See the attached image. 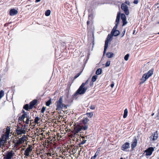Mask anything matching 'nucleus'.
<instances>
[{
    "mask_svg": "<svg viewBox=\"0 0 159 159\" xmlns=\"http://www.w3.org/2000/svg\"><path fill=\"white\" fill-rule=\"evenodd\" d=\"M73 127V128H72V130H71L72 134L70 136L73 138L74 141L76 140V142H77L78 145L80 146V143H79V140H80V122L75 123Z\"/></svg>",
    "mask_w": 159,
    "mask_h": 159,
    "instance_id": "obj_1",
    "label": "nucleus"
},
{
    "mask_svg": "<svg viewBox=\"0 0 159 159\" xmlns=\"http://www.w3.org/2000/svg\"><path fill=\"white\" fill-rule=\"evenodd\" d=\"M27 137L25 135H24L22 137L19 138H17L16 140H13V143H15L16 146H19L23 144L25 141H26V139Z\"/></svg>",
    "mask_w": 159,
    "mask_h": 159,
    "instance_id": "obj_2",
    "label": "nucleus"
},
{
    "mask_svg": "<svg viewBox=\"0 0 159 159\" xmlns=\"http://www.w3.org/2000/svg\"><path fill=\"white\" fill-rule=\"evenodd\" d=\"M89 121L87 117H84L80 123V131L82 130H86L88 128L87 123Z\"/></svg>",
    "mask_w": 159,
    "mask_h": 159,
    "instance_id": "obj_3",
    "label": "nucleus"
},
{
    "mask_svg": "<svg viewBox=\"0 0 159 159\" xmlns=\"http://www.w3.org/2000/svg\"><path fill=\"white\" fill-rule=\"evenodd\" d=\"M154 69H152L147 72V73L144 74L142 76L141 80H142L141 83H143L150 77L153 74Z\"/></svg>",
    "mask_w": 159,
    "mask_h": 159,
    "instance_id": "obj_4",
    "label": "nucleus"
},
{
    "mask_svg": "<svg viewBox=\"0 0 159 159\" xmlns=\"http://www.w3.org/2000/svg\"><path fill=\"white\" fill-rule=\"evenodd\" d=\"M113 36L111 34H109L105 41V44L104 46V48L103 51V55H104L106 51V49L108 47V43L109 41H110L112 39Z\"/></svg>",
    "mask_w": 159,
    "mask_h": 159,
    "instance_id": "obj_5",
    "label": "nucleus"
},
{
    "mask_svg": "<svg viewBox=\"0 0 159 159\" xmlns=\"http://www.w3.org/2000/svg\"><path fill=\"white\" fill-rule=\"evenodd\" d=\"M63 96L60 97L58 101L57 102V109H61L63 107H66V106L62 103Z\"/></svg>",
    "mask_w": 159,
    "mask_h": 159,
    "instance_id": "obj_6",
    "label": "nucleus"
},
{
    "mask_svg": "<svg viewBox=\"0 0 159 159\" xmlns=\"http://www.w3.org/2000/svg\"><path fill=\"white\" fill-rule=\"evenodd\" d=\"M88 81L89 80H88L85 83H82L81 86H80V94L84 93L87 89V87H84V86L85 84H88Z\"/></svg>",
    "mask_w": 159,
    "mask_h": 159,
    "instance_id": "obj_7",
    "label": "nucleus"
},
{
    "mask_svg": "<svg viewBox=\"0 0 159 159\" xmlns=\"http://www.w3.org/2000/svg\"><path fill=\"white\" fill-rule=\"evenodd\" d=\"M158 137V132L156 131L152 133L151 135L149 137V139L151 141H154L157 139Z\"/></svg>",
    "mask_w": 159,
    "mask_h": 159,
    "instance_id": "obj_8",
    "label": "nucleus"
},
{
    "mask_svg": "<svg viewBox=\"0 0 159 159\" xmlns=\"http://www.w3.org/2000/svg\"><path fill=\"white\" fill-rule=\"evenodd\" d=\"M130 148V144L128 142H126L122 146L121 149L122 150L125 152H128V149Z\"/></svg>",
    "mask_w": 159,
    "mask_h": 159,
    "instance_id": "obj_9",
    "label": "nucleus"
},
{
    "mask_svg": "<svg viewBox=\"0 0 159 159\" xmlns=\"http://www.w3.org/2000/svg\"><path fill=\"white\" fill-rule=\"evenodd\" d=\"M14 155L15 153L12 151H8L6 156L4 157L3 159H11Z\"/></svg>",
    "mask_w": 159,
    "mask_h": 159,
    "instance_id": "obj_10",
    "label": "nucleus"
},
{
    "mask_svg": "<svg viewBox=\"0 0 159 159\" xmlns=\"http://www.w3.org/2000/svg\"><path fill=\"white\" fill-rule=\"evenodd\" d=\"M154 148L152 147H150L144 151V152L146 153L145 155L146 156H150L151 155L153 151H154Z\"/></svg>",
    "mask_w": 159,
    "mask_h": 159,
    "instance_id": "obj_11",
    "label": "nucleus"
},
{
    "mask_svg": "<svg viewBox=\"0 0 159 159\" xmlns=\"http://www.w3.org/2000/svg\"><path fill=\"white\" fill-rule=\"evenodd\" d=\"M121 8L122 10H123L126 15H128L129 14L128 8L126 5L124 3L122 4L121 5Z\"/></svg>",
    "mask_w": 159,
    "mask_h": 159,
    "instance_id": "obj_12",
    "label": "nucleus"
},
{
    "mask_svg": "<svg viewBox=\"0 0 159 159\" xmlns=\"http://www.w3.org/2000/svg\"><path fill=\"white\" fill-rule=\"evenodd\" d=\"M137 140L135 137L134 138V139L132 143H131V146L132 150H133L134 148L137 146Z\"/></svg>",
    "mask_w": 159,
    "mask_h": 159,
    "instance_id": "obj_13",
    "label": "nucleus"
},
{
    "mask_svg": "<svg viewBox=\"0 0 159 159\" xmlns=\"http://www.w3.org/2000/svg\"><path fill=\"white\" fill-rule=\"evenodd\" d=\"M80 95V88L77 89L75 94L72 95V101L73 100H76L77 98L79 97Z\"/></svg>",
    "mask_w": 159,
    "mask_h": 159,
    "instance_id": "obj_14",
    "label": "nucleus"
},
{
    "mask_svg": "<svg viewBox=\"0 0 159 159\" xmlns=\"http://www.w3.org/2000/svg\"><path fill=\"white\" fill-rule=\"evenodd\" d=\"M7 139L2 135L0 139V147L4 146V144L6 142Z\"/></svg>",
    "mask_w": 159,
    "mask_h": 159,
    "instance_id": "obj_15",
    "label": "nucleus"
},
{
    "mask_svg": "<svg viewBox=\"0 0 159 159\" xmlns=\"http://www.w3.org/2000/svg\"><path fill=\"white\" fill-rule=\"evenodd\" d=\"M32 151V149L31 147L30 146L28 147L25 150L24 152V155L26 157L29 156L30 155V152Z\"/></svg>",
    "mask_w": 159,
    "mask_h": 159,
    "instance_id": "obj_16",
    "label": "nucleus"
},
{
    "mask_svg": "<svg viewBox=\"0 0 159 159\" xmlns=\"http://www.w3.org/2000/svg\"><path fill=\"white\" fill-rule=\"evenodd\" d=\"M37 99H34L30 103V110L32 109L34 106L37 104Z\"/></svg>",
    "mask_w": 159,
    "mask_h": 159,
    "instance_id": "obj_17",
    "label": "nucleus"
},
{
    "mask_svg": "<svg viewBox=\"0 0 159 159\" xmlns=\"http://www.w3.org/2000/svg\"><path fill=\"white\" fill-rule=\"evenodd\" d=\"M17 10L14 9H11L10 11L9 14L11 16H13L17 14L18 13Z\"/></svg>",
    "mask_w": 159,
    "mask_h": 159,
    "instance_id": "obj_18",
    "label": "nucleus"
},
{
    "mask_svg": "<svg viewBox=\"0 0 159 159\" xmlns=\"http://www.w3.org/2000/svg\"><path fill=\"white\" fill-rule=\"evenodd\" d=\"M29 116L27 115V114H23L21 116L19 117V119L20 121H23L24 123L25 121H24V119L25 118H27V117Z\"/></svg>",
    "mask_w": 159,
    "mask_h": 159,
    "instance_id": "obj_19",
    "label": "nucleus"
},
{
    "mask_svg": "<svg viewBox=\"0 0 159 159\" xmlns=\"http://www.w3.org/2000/svg\"><path fill=\"white\" fill-rule=\"evenodd\" d=\"M16 132L18 135L22 134H25V131L24 130L20 129L16 130Z\"/></svg>",
    "mask_w": 159,
    "mask_h": 159,
    "instance_id": "obj_20",
    "label": "nucleus"
},
{
    "mask_svg": "<svg viewBox=\"0 0 159 159\" xmlns=\"http://www.w3.org/2000/svg\"><path fill=\"white\" fill-rule=\"evenodd\" d=\"M111 34L112 35L114 36H116L120 34V32L118 30L114 31H111Z\"/></svg>",
    "mask_w": 159,
    "mask_h": 159,
    "instance_id": "obj_21",
    "label": "nucleus"
},
{
    "mask_svg": "<svg viewBox=\"0 0 159 159\" xmlns=\"http://www.w3.org/2000/svg\"><path fill=\"white\" fill-rule=\"evenodd\" d=\"M80 141H81L80 142V145L84 144L86 141V140L85 139L84 137L82 136L81 135H80Z\"/></svg>",
    "mask_w": 159,
    "mask_h": 159,
    "instance_id": "obj_22",
    "label": "nucleus"
},
{
    "mask_svg": "<svg viewBox=\"0 0 159 159\" xmlns=\"http://www.w3.org/2000/svg\"><path fill=\"white\" fill-rule=\"evenodd\" d=\"M120 15V12H119L117 13L116 18V24H118Z\"/></svg>",
    "mask_w": 159,
    "mask_h": 159,
    "instance_id": "obj_23",
    "label": "nucleus"
},
{
    "mask_svg": "<svg viewBox=\"0 0 159 159\" xmlns=\"http://www.w3.org/2000/svg\"><path fill=\"white\" fill-rule=\"evenodd\" d=\"M97 77L98 76L97 75H94L92 77L91 80V82L90 83L91 85V84H93V82H95L97 78Z\"/></svg>",
    "mask_w": 159,
    "mask_h": 159,
    "instance_id": "obj_24",
    "label": "nucleus"
},
{
    "mask_svg": "<svg viewBox=\"0 0 159 159\" xmlns=\"http://www.w3.org/2000/svg\"><path fill=\"white\" fill-rule=\"evenodd\" d=\"M113 55V53L111 52H108L106 54V56L109 58L112 57Z\"/></svg>",
    "mask_w": 159,
    "mask_h": 159,
    "instance_id": "obj_25",
    "label": "nucleus"
},
{
    "mask_svg": "<svg viewBox=\"0 0 159 159\" xmlns=\"http://www.w3.org/2000/svg\"><path fill=\"white\" fill-rule=\"evenodd\" d=\"M40 118L38 116L35 117L34 120V122L35 124H38L39 123Z\"/></svg>",
    "mask_w": 159,
    "mask_h": 159,
    "instance_id": "obj_26",
    "label": "nucleus"
},
{
    "mask_svg": "<svg viewBox=\"0 0 159 159\" xmlns=\"http://www.w3.org/2000/svg\"><path fill=\"white\" fill-rule=\"evenodd\" d=\"M128 114V110L127 109H125L124 110V114L123 115V118H126Z\"/></svg>",
    "mask_w": 159,
    "mask_h": 159,
    "instance_id": "obj_27",
    "label": "nucleus"
},
{
    "mask_svg": "<svg viewBox=\"0 0 159 159\" xmlns=\"http://www.w3.org/2000/svg\"><path fill=\"white\" fill-rule=\"evenodd\" d=\"M30 105H29L28 104H26L24 106L23 108L27 111H28L29 109H30Z\"/></svg>",
    "mask_w": 159,
    "mask_h": 159,
    "instance_id": "obj_28",
    "label": "nucleus"
},
{
    "mask_svg": "<svg viewBox=\"0 0 159 159\" xmlns=\"http://www.w3.org/2000/svg\"><path fill=\"white\" fill-rule=\"evenodd\" d=\"M102 71V69L100 68H99L97 70L96 72V74L97 75H100L101 74Z\"/></svg>",
    "mask_w": 159,
    "mask_h": 159,
    "instance_id": "obj_29",
    "label": "nucleus"
},
{
    "mask_svg": "<svg viewBox=\"0 0 159 159\" xmlns=\"http://www.w3.org/2000/svg\"><path fill=\"white\" fill-rule=\"evenodd\" d=\"M89 59V57H86L85 58H84V63H83V67L84 68L85 66V65L87 63V61Z\"/></svg>",
    "mask_w": 159,
    "mask_h": 159,
    "instance_id": "obj_30",
    "label": "nucleus"
},
{
    "mask_svg": "<svg viewBox=\"0 0 159 159\" xmlns=\"http://www.w3.org/2000/svg\"><path fill=\"white\" fill-rule=\"evenodd\" d=\"M51 13V11L49 10H47L45 12V15L46 16H49Z\"/></svg>",
    "mask_w": 159,
    "mask_h": 159,
    "instance_id": "obj_31",
    "label": "nucleus"
},
{
    "mask_svg": "<svg viewBox=\"0 0 159 159\" xmlns=\"http://www.w3.org/2000/svg\"><path fill=\"white\" fill-rule=\"evenodd\" d=\"M9 133L10 132L8 131V132L6 131V133L4 134H3L2 135L7 139L9 137Z\"/></svg>",
    "mask_w": 159,
    "mask_h": 159,
    "instance_id": "obj_32",
    "label": "nucleus"
},
{
    "mask_svg": "<svg viewBox=\"0 0 159 159\" xmlns=\"http://www.w3.org/2000/svg\"><path fill=\"white\" fill-rule=\"evenodd\" d=\"M4 95V92L3 90H1L0 91V99Z\"/></svg>",
    "mask_w": 159,
    "mask_h": 159,
    "instance_id": "obj_33",
    "label": "nucleus"
},
{
    "mask_svg": "<svg viewBox=\"0 0 159 159\" xmlns=\"http://www.w3.org/2000/svg\"><path fill=\"white\" fill-rule=\"evenodd\" d=\"M121 19L122 20L126 19L125 16L124 14L122 13L121 14Z\"/></svg>",
    "mask_w": 159,
    "mask_h": 159,
    "instance_id": "obj_34",
    "label": "nucleus"
},
{
    "mask_svg": "<svg viewBox=\"0 0 159 159\" xmlns=\"http://www.w3.org/2000/svg\"><path fill=\"white\" fill-rule=\"evenodd\" d=\"M86 114L88 117L89 116L90 118H91L93 115V114L92 112L87 113Z\"/></svg>",
    "mask_w": 159,
    "mask_h": 159,
    "instance_id": "obj_35",
    "label": "nucleus"
},
{
    "mask_svg": "<svg viewBox=\"0 0 159 159\" xmlns=\"http://www.w3.org/2000/svg\"><path fill=\"white\" fill-rule=\"evenodd\" d=\"M14 144V148L16 149V150H17L20 149L21 148V147H19V148H18V147L19 146H16V144L15 143H13Z\"/></svg>",
    "mask_w": 159,
    "mask_h": 159,
    "instance_id": "obj_36",
    "label": "nucleus"
},
{
    "mask_svg": "<svg viewBox=\"0 0 159 159\" xmlns=\"http://www.w3.org/2000/svg\"><path fill=\"white\" fill-rule=\"evenodd\" d=\"M99 153V152L98 151H96L94 155L92 156V157L93 158V159H95L96 157L98 155Z\"/></svg>",
    "mask_w": 159,
    "mask_h": 159,
    "instance_id": "obj_37",
    "label": "nucleus"
},
{
    "mask_svg": "<svg viewBox=\"0 0 159 159\" xmlns=\"http://www.w3.org/2000/svg\"><path fill=\"white\" fill-rule=\"evenodd\" d=\"M30 118L29 116L27 117V118H26V120L25 121V122L26 124L28 125L29 124Z\"/></svg>",
    "mask_w": 159,
    "mask_h": 159,
    "instance_id": "obj_38",
    "label": "nucleus"
},
{
    "mask_svg": "<svg viewBox=\"0 0 159 159\" xmlns=\"http://www.w3.org/2000/svg\"><path fill=\"white\" fill-rule=\"evenodd\" d=\"M51 100L50 99L46 102V105L47 106H49L51 104Z\"/></svg>",
    "mask_w": 159,
    "mask_h": 159,
    "instance_id": "obj_39",
    "label": "nucleus"
},
{
    "mask_svg": "<svg viewBox=\"0 0 159 159\" xmlns=\"http://www.w3.org/2000/svg\"><path fill=\"white\" fill-rule=\"evenodd\" d=\"M129 57V54H127L124 57V59L126 61H127L128 60Z\"/></svg>",
    "mask_w": 159,
    "mask_h": 159,
    "instance_id": "obj_40",
    "label": "nucleus"
},
{
    "mask_svg": "<svg viewBox=\"0 0 159 159\" xmlns=\"http://www.w3.org/2000/svg\"><path fill=\"white\" fill-rule=\"evenodd\" d=\"M24 129H25L26 131H28L30 130V129H28V125H24Z\"/></svg>",
    "mask_w": 159,
    "mask_h": 159,
    "instance_id": "obj_41",
    "label": "nucleus"
},
{
    "mask_svg": "<svg viewBox=\"0 0 159 159\" xmlns=\"http://www.w3.org/2000/svg\"><path fill=\"white\" fill-rule=\"evenodd\" d=\"M46 107L44 106H43L41 110V112L42 113H43L46 110Z\"/></svg>",
    "mask_w": 159,
    "mask_h": 159,
    "instance_id": "obj_42",
    "label": "nucleus"
},
{
    "mask_svg": "<svg viewBox=\"0 0 159 159\" xmlns=\"http://www.w3.org/2000/svg\"><path fill=\"white\" fill-rule=\"evenodd\" d=\"M118 24H116L115 26L114 27H113V29H112V30L111 31H114L115 30H117L116 29L117 27L118 26Z\"/></svg>",
    "mask_w": 159,
    "mask_h": 159,
    "instance_id": "obj_43",
    "label": "nucleus"
},
{
    "mask_svg": "<svg viewBox=\"0 0 159 159\" xmlns=\"http://www.w3.org/2000/svg\"><path fill=\"white\" fill-rule=\"evenodd\" d=\"M110 64V61H107L105 64V66L106 67L109 66Z\"/></svg>",
    "mask_w": 159,
    "mask_h": 159,
    "instance_id": "obj_44",
    "label": "nucleus"
},
{
    "mask_svg": "<svg viewBox=\"0 0 159 159\" xmlns=\"http://www.w3.org/2000/svg\"><path fill=\"white\" fill-rule=\"evenodd\" d=\"M122 20V22H123L122 26H124L125 24H127V22L126 21V19H125V20Z\"/></svg>",
    "mask_w": 159,
    "mask_h": 159,
    "instance_id": "obj_45",
    "label": "nucleus"
},
{
    "mask_svg": "<svg viewBox=\"0 0 159 159\" xmlns=\"http://www.w3.org/2000/svg\"><path fill=\"white\" fill-rule=\"evenodd\" d=\"M90 108L92 110H94L95 109V106L94 105H91L90 107Z\"/></svg>",
    "mask_w": 159,
    "mask_h": 159,
    "instance_id": "obj_46",
    "label": "nucleus"
},
{
    "mask_svg": "<svg viewBox=\"0 0 159 159\" xmlns=\"http://www.w3.org/2000/svg\"><path fill=\"white\" fill-rule=\"evenodd\" d=\"M79 75H80V73H79L74 76V79H75L76 78H77Z\"/></svg>",
    "mask_w": 159,
    "mask_h": 159,
    "instance_id": "obj_47",
    "label": "nucleus"
},
{
    "mask_svg": "<svg viewBox=\"0 0 159 159\" xmlns=\"http://www.w3.org/2000/svg\"><path fill=\"white\" fill-rule=\"evenodd\" d=\"M139 0H134L133 3L135 4H137L138 3Z\"/></svg>",
    "mask_w": 159,
    "mask_h": 159,
    "instance_id": "obj_48",
    "label": "nucleus"
},
{
    "mask_svg": "<svg viewBox=\"0 0 159 159\" xmlns=\"http://www.w3.org/2000/svg\"><path fill=\"white\" fill-rule=\"evenodd\" d=\"M20 129L21 130H25L26 131L25 129H24V125H22V126L20 128Z\"/></svg>",
    "mask_w": 159,
    "mask_h": 159,
    "instance_id": "obj_49",
    "label": "nucleus"
},
{
    "mask_svg": "<svg viewBox=\"0 0 159 159\" xmlns=\"http://www.w3.org/2000/svg\"><path fill=\"white\" fill-rule=\"evenodd\" d=\"M10 128L9 127H7V128H6V131L7 132H8H8H10Z\"/></svg>",
    "mask_w": 159,
    "mask_h": 159,
    "instance_id": "obj_50",
    "label": "nucleus"
},
{
    "mask_svg": "<svg viewBox=\"0 0 159 159\" xmlns=\"http://www.w3.org/2000/svg\"><path fill=\"white\" fill-rule=\"evenodd\" d=\"M46 155L48 157L51 156V153L49 152L46 153Z\"/></svg>",
    "mask_w": 159,
    "mask_h": 159,
    "instance_id": "obj_51",
    "label": "nucleus"
},
{
    "mask_svg": "<svg viewBox=\"0 0 159 159\" xmlns=\"http://www.w3.org/2000/svg\"><path fill=\"white\" fill-rule=\"evenodd\" d=\"M125 33V31H124L122 33V34H121V37H122L124 36Z\"/></svg>",
    "mask_w": 159,
    "mask_h": 159,
    "instance_id": "obj_52",
    "label": "nucleus"
},
{
    "mask_svg": "<svg viewBox=\"0 0 159 159\" xmlns=\"http://www.w3.org/2000/svg\"><path fill=\"white\" fill-rule=\"evenodd\" d=\"M114 82H112V84H111L110 86L112 88L114 86Z\"/></svg>",
    "mask_w": 159,
    "mask_h": 159,
    "instance_id": "obj_53",
    "label": "nucleus"
},
{
    "mask_svg": "<svg viewBox=\"0 0 159 159\" xmlns=\"http://www.w3.org/2000/svg\"><path fill=\"white\" fill-rule=\"evenodd\" d=\"M157 119L159 120V113H157Z\"/></svg>",
    "mask_w": 159,
    "mask_h": 159,
    "instance_id": "obj_54",
    "label": "nucleus"
},
{
    "mask_svg": "<svg viewBox=\"0 0 159 159\" xmlns=\"http://www.w3.org/2000/svg\"><path fill=\"white\" fill-rule=\"evenodd\" d=\"M75 147H77L76 146H75ZM78 147V149H77V150H78V155H80V150H79V148H78V147Z\"/></svg>",
    "mask_w": 159,
    "mask_h": 159,
    "instance_id": "obj_55",
    "label": "nucleus"
},
{
    "mask_svg": "<svg viewBox=\"0 0 159 159\" xmlns=\"http://www.w3.org/2000/svg\"><path fill=\"white\" fill-rule=\"evenodd\" d=\"M101 148H99L98 150H97V151H98L99 152L100 151V149Z\"/></svg>",
    "mask_w": 159,
    "mask_h": 159,
    "instance_id": "obj_56",
    "label": "nucleus"
},
{
    "mask_svg": "<svg viewBox=\"0 0 159 159\" xmlns=\"http://www.w3.org/2000/svg\"><path fill=\"white\" fill-rule=\"evenodd\" d=\"M41 0H35V2H40Z\"/></svg>",
    "mask_w": 159,
    "mask_h": 159,
    "instance_id": "obj_57",
    "label": "nucleus"
},
{
    "mask_svg": "<svg viewBox=\"0 0 159 159\" xmlns=\"http://www.w3.org/2000/svg\"><path fill=\"white\" fill-rule=\"evenodd\" d=\"M20 128L19 126H18L16 130L20 129Z\"/></svg>",
    "mask_w": 159,
    "mask_h": 159,
    "instance_id": "obj_58",
    "label": "nucleus"
},
{
    "mask_svg": "<svg viewBox=\"0 0 159 159\" xmlns=\"http://www.w3.org/2000/svg\"><path fill=\"white\" fill-rule=\"evenodd\" d=\"M89 21L88 20L87 21V25H88L89 24Z\"/></svg>",
    "mask_w": 159,
    "mask_h": 159,
    "instance_id": "obj_59",
    "label": "nucleus"
},
{
    "mask_svg": "<svg viewBox=\"0 0 159 159\" xmlns=\"http://www.w3.org/2000/svg\"><path fill=\"white\" fill-rule=\"evenodd\" d=\"M23 114H27L26 112L23 110Z\"/></svg>",
    "mask_w": 159,
    "mask_h": 159,
    "instance_id": "obj_60",
    "label": "nucleus"
},
{
    "mask_svg": "<svg viewBox=\"0 0 159 159\" xmlns=\"http://www.w3.org/2000/svg\"><path fill=\"white\" fill-rule=\"evenodd\" d=\"M70 87H67L66 88V89H67V90H68V91H69V89H70Z\"/></svg>",
    "mask_w": 159,
    "mask_h": 159,
    "instance_id": "obj_61",
    "label": "nucleus"
},
{
    "mask_svg": "<svg viewBox=\"0 0 159 159\" xmlns=\"http://www.w3.org/2000/svg\"><path fill=\"white\" fill-rule=\"evenodd\" d=\"M135 30H134V31L133 32V34H134V33H135Z\"/></svg>",
    "mask_w": 159,
    "mask_h": 159,
    "instance_id": "obj_62",
    "label": "nucleus"
},
{
    "mask_svg": "<svg viewBox=\"0 0 159 159\" xmlns=\"http://www.w3.org/2000/svg\"><path fill=\"white\" fill-rule=\"evenodd\" d=\"M154 113H152V115H151V116H153L154 115Z\"/></svg>",
    "mask_w": 159,
    "mask_h": 159,
    "instance_id": "obj_63",
    "label": "nucleus"
},
{
    "mask_svg": "<svg viewBox=\"0 0 159 159\" xmlns=\"http://www.w3.org/2000/svg\"><path fill=\"white\" fill-rule=\"evenodd\" d=\"M158 112L159 113V109L158 110Z\"/></svg>",
    "mask_w": 159,
    "mask_h": 159,
    "instance_id": "obj_64",
    "label": "nucleus"
}]
</instances>
